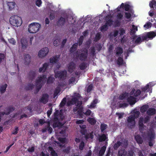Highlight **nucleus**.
<instances>
[{
	"instance_id": "obj_1",
	"label": "nucleus",
	"mask_w": 156,
	"mask_h": 156,
	"mask_svg": "<svg viewBox=\"0 0 156 156\" xmlns=\"http://www.w3.org/2000/svg\"><path fill=\"white\" fill-rule=\"evenodd\" d=\"M81 51L82 52L80 53V51H77L74 54V55L76 59H79L81 61H85L87 57L88 50L87 49H85Z\"/></svg>"
},
{
	"instance_id": "obj_2",
	"label": "nucleus",
	"mask_w": 156,
	"mask_h": 156,
	"mask_svg": "<svg viewBox=\"0 0 156 156\" xmlns=\"http://www.w3.org/2000/svg\"><path fill=\"white\" fill-rule=\"evenodd\" d=\"M46 79V76L42 75L38 77V79H37L35 81V84L37 88V90L38 91L41 88L43 85L45 83Z\"/></svg>"
},
{
	"instance_id": "obj_3",
	"label": "nucleus",
	"mask_w": 156,
	"mask_h": 156,
	"mask_svg": "<svg viewBox=\"0 0 156 156\" xmlns=\"http://www.w3.org/2000/svg\"><path fill=\"white\" fill-rule=\"evenodd\" d=\"M9 22L12 25L17 27L20 26L22 23L21 18L16 15L12 16L9 19Z\"/></svg>"
},
{
	"instance_id": "obj_4",
	"label": "nucleus",
	"mask_w": 156,
	"mask_h": 156,
	"mask_svg": "<svg viewBox=\"0 0 156 156\" xmlns=\"http://www.w3.org/2000/svg\"><path fill=\"white\" fill-rule=\"evenodd\" d=\"M41 25L38 23H33L29 26L28 31L30 33L34 34L39 30Z\"/></svg>"
},
{
	"instance_id": "obj_5",
	"label": "nucleus",
	"mask_w": 156,
	"mask_h": 156,
	"mask_svg": "<svg viewBox=\"0 0 156 156\" xmlns=\"http://www.w3.org/2000/svg\"><path fill=\"white\" fill-rule=\"evenodd\" d=\"M156 36V34L154 31L146 32L141 36L143 41H148L149 39H152Z\"/></svg>"
},
{
	"instance_id": "obj_6",
	"label": "nucleus",
	"mask_w": 156,
	"mask_h": 156,
	"mask_svg": "<svg viewBox=\"0 0 156 156\" xmlns=\"http://www.w3.org/2000/svg\"><path fill=\"white\" fill-rule=\"evenodd\" d=\"M136 124V122L134 118L130 115L127 119V126L130 129L133 128Z\"/></svg>"
},
{
	"instance_id": "obj_7",
	"label": "nucleus",
	"mask_w": 156,
	"mask_h": 156,
	"mask_svg": "<svg viewBox=\"0 0 156 156\" xmlns=\"http://www.w3.org/2000/svg\"><path fill=\"white\" fill-rule=\"evenodd\" d=\"M80 97V94H76L72 97L70 101L67 102L68 106H70L71 105H74L76 104L77 101L79 99Z\"/></svg>"
},
{
	"instance_id": "obj_8",
	"label": "nucleus",
	"mask_w": 156,
	"mask_h": 156,
	"mask_svg": "<svg viewBox=\"0 0 156 156\" xmlns=\"http://www.w3.org/2000/svg\"><path fill=\"white\" fill-rule=\"evenodd\" d=\"M67 74L66 72L65 71L61 70L57 71L55 73V76L56 78H58L59 80L65 78Z\"/></svg>"
},
{
	"instance_id": "obj_9",
	"label": "nucleus",
	"mask_w": 156,
	"mask_h": 156,
	"mask_svg": "<svg viewBox=\"0 0 156 156\" xmlns=\"http://www.w3.org/2000/svg\"><path fill=\"white\" fill-rule=\"evenodd\" d=\"M49 52L48 48L45 47L41 49L38 52V55L39 57L42 58L46 56Z\"/></svg>"
},
{
	"instance_id": "obj_10",
	"label": "nucleus",
	"mask_w": 156,
	"mask_h": 156,
	"mask_svg": "<svg viewBox=\"0 0 156 156\" xmlns=\"http://www.w3.org/2000/svg\"><path fill=\"white\" fill-rule=\"evenodd\" d=\"M21 48L23 50L25 49L28 46V42L27 40L24 38H22L21 40Z\"/></svg>"
},
{
	"instance_id": "obj_11",
	"label": "nucleus",
	"mask_w": 156,
	"mask_h": 156,
	"mask_svg": "<svg viewBox=\"0 0 156 156\" xmlns=\"http://www.w3.org/2000/svg\"><path fill=\"white\" fill-rule=\"evenodd\" d=\"M65 19L61 16L58 19V21L57 22V24L58 26L59 27H62L64 26L66 23Z\"/></svg>"
},
{
	"instance_id": "obj_12",
	"label": "nucleus",
	"mask_w": 156,
	"mask_h": 156,
	"mask_svg": "<svg viewBox=\"0 0 156 156\" xmlns=\"http://www.w3.org/2000/svg\"><path fill=\"white\" fill-rule=\"evenodd\" d=\"M31 57L29 54H25L24 55V64L28 65L31 62Z\"/></svg>"
},
{
	"instance_id": "obj_13",
	"label": "nucleus",
	"mask_w": 156,
	"mask_h": 156,
	"mask_svg": "<svg viewBox=\"0 0 156 156\" xmlns=\"http://www.w3.org/2000/svg\"><path fill=\"white\" fill-rule=\"evenodd\" d=\"M75 64L73 62H70L68 65V72L71 73H72L75 69Z\"/></svg>"
},
{
	"instance_id": "obj_14",
	"label": "nucleus",
	"mask_w": 156,
	"mask_h": 156,
	"mask_svg": "<svg viewBox=\"0 0 156 156\" xmlns=\"http://www.w3.org/2000/svg\"><path fill=\"white\" fill-rule=\"evenodd\" d=\"M115 52L116 56H120L123 53V48L120 47H117L115 48Z\"/></svg>"
},
{
	"instance_id": "obj_15",
	"label": "nucleus",
	"mask_w": 156,
	"mask_h": 156,
	"mask_svg": "<svg viewBox=\"0 0 156 156\" xmlns=\"http://www.w3.org/2000/svg\"><path fill=\"white\" fill-rule=\"evenodd\" d=\"M124 8L125 10L126 11H129L130 8V5L128 4H126L124 5V4L122 3L120 5V7H118L117 8L118 11H120V9L121 8Z\"/></svg>"
},
{
	"instance_id": "obj_16",
	"label": "nucleus",
	"mask_w": 156,
	"mask_h": 156,
	"mask_svg": "<svg viewBox=\"0 0 156 156\" xmlns=\"http://www.w3.org/2000/svg\"><path fill=\"white\" fill-rule=\"evenodd\" d=\"M48 97L49 95L48 94H43L40 99V101L43 104H45L48 101Z\"/></svg>"
},
{
	"instance_id": "obj_17",
	"label": "nucleus",
	"mask_w": 156,
	"mask_h": 156,
	"mask_svg": "<svg viewBox=\"0 0 156 156\" xmlns=\"http://www.w3.org/2000/svg\"><path fill=\"white\" fill-rule=\"evenodd\" d=\"M111 17V16H110V15H108L106 16L107 19H106L105 23L108 27L111 26L114 22V21L112 20L111 18H109Z\"/></svg>"
},
{
	"instance_id": "obj_18",
	"label": "nucleus",
	"mask_w": 156,
	"mask_h": 156,
	"mask_svg": "<svg viewBox=\"0 0 156 156\" xmlns=\"http://www.w3.org/2000/svg\"><path fill=\"white\" fill-rule=\"evenodd\" d=\"M49 66V64L48 63H45L43 65L42 67H41L39 69V71L40 73L45 72Z\"/></svg>"
},
{
	"instance_id": "obj_19",
	"label": "nucleus",
	"mask_w": 156,
	"mask_h": 156,
	"mask_svg": "<svg viewBox=\"0 0 156 156\" xmlns=\"http://www.w3.org/2000/svg\"><path fill=\"white\" fill-rule=\"evenodd\" d=\"M59 57V55H56L54 57L51 58L50 59V62L52 63H57L58 62Z\"/></svg>"
},
{
	"instance_id": "obj_20",
	"label": "nucleus",
	"mask_w": 156,
	"mask_h": 156,
	"mask_svg": "<svg viewBox=\"0 0 156 156\" xmlns=\"http://www.w3.org/2000/svg\"><path fill=\"white\" fill-rule=\"evenodd\" d=\"M143 119L140 117L139 121V127L140 131H143L144 129V125L143 122Z\"/></svg>"
},
{
	"instance_id": "obj_21",
	"label": "nucleus",
	"mask_w": 156,
	"mask_h": 156,
	"mask_svg": "<svg viewBox=\"0 0 156 156\" xmlns=\"http://www.w3.org/2000/svg\"><path fill=\"white\" fill-rule=\"evenodd\" d=\"M127 154V152L124 149H121L118 152L119 156H126Z\"/></svg>"
},
{
	"instance_id": "obj_22",
	"label": "nucleus",
	"mask_w": 156,
	"mask_h": 156,
	"mask_svg": "<svg viewBox=\"0 0 156 156\" xmlns=\"http://www.w3.org/2000/svg\"><path fill=\"white\" fill-rule=\"evenodd\" d=\"M156 110L154 108H150L147 111V113L148 115H152L155 114Z\"/></svg>"
},
{
	"instance_id": "obj_23",
	"label": "nucleus",
	"mask_w": 156,
	"mask_h": 156,
	"mask_svg": "<svg viewBox=\"0 0 156 156\" xmlns=\"http://www.w3.org/2000/svg\"><path fill=\"white\" fill-rule=\"evenodd\" d=\"M149 6L151 8L156 10V0H151L149 2Z\"/></svg>"
},
{
	"instance_id": "obj_24",
	"label": "nucleus",
	"mask_w": 156,
	"mask_h": 156,
	"mask_svg": "<svg viewBox=\"0 0 156 156\" xmlns=\"http://www.w3.org/2000/svg\"><path fill=\"white\" fill-rule=\"evenodd\" d=\"M135 138L137 143L138 144H142L143 142V139L139 135L135 136Z\"/></svg>"
},
{
	"instance_id": "obj_25",
	"label": "nucleus",
	"mask_w": 156,
	"mask_h": 156,
	"mask_svg": "<svg viewBox=\"0 0 156 156\" xmlns=\"http://www.w3.org/2000/svg\"><path fill=\"white\" fill-rule=\"evenodd\" d=\"M135 98L132 96H130L127 98V101L130 105H133L135 104Z\"/></svg>"
},
{
	"instance_id": "obj_26",
	"label": "nucleus",
	"mask_w": 156,
	"mask_h": 156,
	"mask_svg": "<svg viewBox=\"0 0 156 156\" xmlns=\"http://www.w3.org/2000/svg\"><path fill=\"white\" fill-rule=\"evenodd\" d=\"M137 30L138 29L137 27L134 25H132V28L131 29L130 31V34L131 35H134L136 32Z\"/></svg>"
},
{
	"instance_id": "obj_27",
	"label": "nucleus",
	"mask_w": 156,
	"mask_h": 156,
	"mask_svg": "<svg viewBox=\"0 0 156 156\" xmlns=\"http://www.w3.org/2000/svg\"><path fill=\"white\" fill-rule=\"evenodd\" d=\"M129 95L128 93L125 92L120 94L119 97V99L120 100H122L127 98Z\"/></svg>"
},
{
	"instance_id": "obj_28",
	"label": "nucleus",
	"mask_w": 156,
	"mask_h": 156,
	"mask_svg": "<svg viewBox=\"0 0 156 156\" xmlns=\"http://www.w3.org/2000/svg\"><path fill=\"white\" fill-rule=\"evenodd\" d=\"M29 75L30 78V79L32 80L34 79L36 76L35 71L33 70H30L29 73Z\"/></svg>"
},
{
	"instance_id": "obj_29",
	"label": "nucleus",
	"mask_w": 156,
	"mask_h": 156,
	"mask_svg": "<svg viewBox=\"0 0 156 156\" xmlns=\"http://www.w3.org/2000/svg\"><path fill=\"white\" fill-rule=\"evenodd\" d=\"M6 115H8L10 113L14 111L15 108L12 106H10L6 108Z\"/></svg>"
},
{
	"instance_id": "obj_30",
	"label": "nucleus",
	"mask_w": 156,
	"mask_h": 156,
	"mask_svg": "<svg viewBox=\"0 0 156 156\" xmlns=\"http://www.w3.org/2000/svg\"><path fill=\"white\" fill-rule=\"evenodd\" d=\"M149 108V106L147 105H144L142 106L140 108V111L141 113H144Z\"/></svg>"
},
{
	"instance_id": "obj_31",
	"label": "nucleus",
	"mask_w": 156,
	"mask_h": 156,
	"mask_svg": "<svg viewBox=\"0 0 156 156\" xmlns=\"http://www.w3.org/2000/svg\"><path fill=\"white\" fill-rule=\"evenodd\" d=\"M106 148V147L105 146H103L101 147L99 153V156H103L104 155L105 151Z\"/></svg>"
},
{
	"instance_id": "obj_32",
	"label": "nucleus",
	"mask_w": 156,
	"mask_h": 156,
	"mask_svg": "<svg viewBox=\"0 0 156 156\" xmlns=\"http://www.w3.org/2000/svg\"><path fill=\"white\" fill-rule=\"evenodd\" d=\"M87 120L89 123L93 125L95 124L96 122V120L94 118H89Z\"/></svg>"
},
{
	"instance_id": "obj_33",
	"label": "nucleus",
	"mask_w": 156,
	"mask_h": 156,
	"mask_svg": "<svg viewBox=\"0 0 156 156\" xmlns=\"http://www.w3.org/2000/svg\"><path fill=\"white\" fill-rule=\"evenodd\" d=\"M7 4L9 7V9L10 10H11L14 9L15 5V3L12 2H8Z\"/></svg>"
},
{
	"instance_id": "obj_34",
	"label": "nucleus",
	"mask_w": 156,
	"mask_h": 156,
	"mask_svg": "<svg viewBox=\"0 0 156 156\" xmlns=\"http://www.w3.org/2000/svg\"><path fill=\"white\" fill-rule=\"evenodd\" d=\"M87 64L86 62H83L79 66V68L81 70H84L87 67Z\"/></svg>"
},
{
	"instance_id": "obj_35",
	"label": "nucleus",
	"mask_w": 156,
	"mask_h": 156,
	"mask_svg": "<svg viewBox=\"0 0 156 156\" xmlns=\"http://www.w3.org/2000/svg\"><path fill=\"white\" fill-rule=\"evenodd\" d=\"M122 144V143L120 141H117L115 143L113 146V148L114 150H116Z\"/></svg>"
},
{
	"instance_id": "obj_36",
	"label": "nucleus",
	"mask_w": 156,
	"mask_h": 156,
	"mask_svg": "<svg viewBox=\"0 0 156 156\" xmlns=\"http://www.w3.org/2000/svg\"><path fill=\"white\" fill-rule=\"evenodd\" d=\"M61 123L59 122L58 120L57 121H55L54 120L53 123V126L54 128H56L61 126Z\"/></svg>"
},
{
	"instance_id": "obj_37",
	"label": "nucleus",
	"mask_w": 156,
	"mask_h": 156,
	"mask_svg": "<svg viewBox=\"0 0 156 156\" xmlns=\"http://www.w3.org/2000/svg\"><path fill=\"white\" fill-rule=\"evenodd\" d=\"M107 138V137H106V135L102 134L99 136V140L100 142L105 141Z\"/></svg>"
},
{
	"instance_id": "obj_38",
	"label": "nucleus",
	"mask_w": 156,
	"mask_h": 156,
	"mask_svg": "<svg viewBox=\"0 0 156 156\" xmlns=\"http://www.w3.org/2000/svg\"><path fill=\"white\" fill-rule=\"evenodd\" d=\"M140 115V112L139 111H136L134 112L133 115H130V116L134 118V119L138 118Z\"/></svg>"
},
{
	"instance_id": "obj_39",
	"label": "nucleus",
	"mask_w": 156,
	"mask_h": 156,
	"mask_svg": "<svg viewBox=\"0 0 156 156\" xmlns=\"http://www.w3.org/2000/svg\"><path fill=\"white\" fill-rule=\"evenodd\" d=\"M83 107H80L77 112L78 114V115L81 117V118L83 117Z\"/></svg>"
},
{
	"instance_id": "obj_40",
	"label": "nucleus",
	"mask_w": 156,
	"mask_h": 156,
	"mask_svg": "<svg viewBox=\"0 0 156 156\" xmlns=\"http://www.w3.org/2000/svg\"><path fill=\"white\" fill-rule=\"evenodd\" d=\"M34 87V85L32 83H29L25 87V89L27 90H32Z\"/></svg>"
},
{
	"instance_id": "obj_41",
	"label": "nucleus",
	"mask_w": 156,
	"mask_h": 156,
	"mask_svg": "<svg viewBox=\"0 0 156 156\" xmlns=\"http://www.w3.org/2000/svg\"><path fill=\"white\" fill-rule=\"evenodd\" d=\"M7 86V84H5L4 85H3L1 86L0 90L1 93L2 94L5 92Z\"/></svg>"
},
{
	"instance_id": "obj_42",
	"label": "nucleus",
	"mask_w": 156,
	"mask_h": 156,
	"mask_svg": "<svg viewBox=\"0 0 156 156\" xmlns=\"http://www.w3.org/2000/svg\"><path fill=\"white\" fill-rule=\"evenodd\" d=\"M54 120L55 121H58L59 113L58 110L56 111L54 114Z\"/></svg>"
},
{
	"instance_id": "obj_43",
	"label": "nucleus",
	"mask_w": 156,
	"mask_h": 156,
	"mask_svg": "<svg viewBox=\"0 0 156 156\" xmlns=\"http://www.w3.org/2000/svg\"><path fill=\"white\" fill-rule=\"evenodd\" d=\"M108 26L105 23V24L103 25L100 28V30L101 31H106L108 29Z\"/></svg>"
},
{
	"instance_id": "obj_44",
	"label": "nucleus",
	"mask_w": 156,
	"mask_h": 156,
	"mask_svg": "<svg viewBox=\"0 0 156 156\" xmlns=\"http://www.w3.org/2000/svg\"><path fill=\"white\" fill-rule=\"evenodd\" d=\"M107 127V125L104 123L101 124L100 129L101 132H103Z\"/></svg>"
},
{
	"instance_id": "obj_45",
	"label": "nucleus",
	"mask_w": 156,
	"mask_h": 156,
	"mask_svg": "<svg viewBox=\"0 0 156 156\" xmlns=\"http://www.w3.org/2000/svg\"><path fill=\"white\" fill-rule=\"evenodd\" d=\"M54 80L55 79L53 77L50 76L48 77L47 80V83L48 84H50L52 83Z\"/></svg>"
},
{
	"instance_id": "obj_46",
	"label": "nucleus",
	"mask_w": 156,
	"mask_h": 156,
	"mask_svg": "<svg viewBox=\"0 0 156 156\" xmlns=\"http://www.w3.org/2000/svg\"><path fill=\"white\" fill-rule=\"evenodd\" d=\"M84 40V37L83 36H81L78 40V44L80 46L83 44Z\"/></svg>"
},
{
	"instance_id": "obj_47",
	"label": "nucleus",
	"mask_w": 156,
	"mask_h": 156,
	"mask_svg": "<svg viewBox=\"0 0 156 156\" xmlns=\"http://www.w3.org/2000/svg\"><path fill=\"white\" fill-rule=\"evenodd\" d=\"M66 98L65 97L64 98L62 99L59 105V106L60 107H62L64 106L66 102Z\"/></svg>"
},
{
	"instance_id": "obj_48",
	"label": "nucleus",
	"mask_w": 156,
	"mask_h": 156,
	"mask_svg": "<svg viewBox=\"0 0 156 156\" xmlns=\"http://www.w3.org/2000/svg\"><path fill=\"white\" fill-rule=\"evenodd\" d=\"M143 41L142 38H141V36L139 37L138 38L135 40V43L137 44H140L141 42L143 41Z\"/></svg>"
},
{
	"instance_id": "obj_49",
	"label": "nucleus",
	"mask_w": 156,
	"mask_h": 156,
	"mask_svg": "<svg viewBox=\"0 0 156 156\" xmlns=\"http://www.w3.org/2000/svg\"><path fill=\"white\" fill-rule=\"evenodd\" d=\"M60 91V87H57L55 89L53 94L54 97H55L59 93Z\"/></svg>"
},
{
	"instance_id": "obj_50",
	"label": "nucleus",
	"mask_w": 156,
	"mask_h": 156,
	"mask_svg": "<svg viewBox=\"0 0 156 156\" xmlns=\"http://www.w3.org/2000/svg\"><path fill=\"white\" fill-rule=\"evenodd\" d=\"M90 54L92 56H94L95 55V50L94 46L90 48Z\"/></svg>"
},
{
	"instance_id": "obj_51",
	"label": "nucleus",
	"mask_w": 156,
	"mask_h": 156,
	"mask_svg": "<svg viewBox=\"0 0 156 156\" xmlns=\"http://www.w3.org/2000/svg\"><path fill=\"white\" fill-rule=\"evenodd\" d=\"M9 42L12 45H15L16 43V41L15 39L13 38L8 39Z\"/></svg>"
},
{
	"instance_id": "obj_52",
	"label": "nucleus",
	"mask_w": 156,
	"mask_h": 156,
	"mask_svg": "<svg viewBox=\"0 0 156 156\" xmlns=\"http://www.w3.org/2000/svg\"><path fill=\"white\" fill-rule=\"evenodd\" d=\"M123 61L122 58L120 57V56H119L118 59V64L119 65H121L122 64Z\"/></svg>"
},
{
	"instance_id": "obj_53",
	"label": "nucleus",
	"mask_w": 156,
	"mask_h": 156,
	"mask_svg": "<svg viewBox=\"0 0 156 156\" xmlns=\"http://www.w3.org/2000/svg\"><path fill=\"white\" fill-rule=\"evenodd\" d=\"M122 147H124L126 148L128 145V142L127 140H124L123 141L122 143Z\"/></svg>"
},
{
	"instance_id": "obj_54",
	"label": "nucleus",
	"mask_w": 156,
	"mask_h": 156,
	"mask_svg": "<svg viewBox=\"0 0 156 156\" xmlns=\"http://www.w3.org/2000/svg\"><path fill=\"white\" fill-rule=\"evenodd\" d=\"M141 118L143 119V122L144 124L148 122L150 120V117L148 116H147L144 118L143 117H141Z\"/></svg>"
},
{
	"instance_id": "obj_55",
	"label": "nucleus",
	"mask_w": 156,
	"mask_h": 156,
	"mask_svg": "<svg viewBox=\"0 0 156 156\" xmlns=\"http://www.w3.org/2000/svg\"><path fill=\"white\" fill-rule=\"evenodd\" d=\"M75 81V78L74 77H72L69 79V84L70 85L74 83Z\"/></svg>"
},
{
	"instance_id": "obj_56",
	"label": "nucleus",
	"mask_w": 156,
	"mask_h": 156,
	"mask_svg": "<svg viewBox=\"0 0 156 156\" xmlns=\"http://www.w3.org/2000/svg\"><path fill=\"white\" fill-rule=\"evenodd\" d=\"M85 145L83 141H82L80 143L79 146V148L80 150H82L83 148L84 147Z\"/></svg>"
},
{
	"instance_id": "obj_57",
	"label": "nucleus",
	"mask_w": 156,
	"mask_h": 156,
	"mask_svg": "<svg viewBox=\"0 0 156 156\" xmlns=\"http://www.w3.org/2000/svg\"><path fill=\"white\" fill-rule=\"evenodd\" d=\"M49 18L51 20H52L55 18V15L54 12H51Z\"/></svg>"
},
{
	"instance_id": "obj_58",
	"label": "nucleus",
	"mask_w": 156,
	"mask_h": 156,
	"mask_svg": "<svg viewBox=\"0 0 156 156\" xmlns=\"http://www.w3.org/2000/svg\"><path fill=\"white\" fill-rule=\"evenodd\" d=\"M115 114L118 116V119H120L123 117L124 113L116 112Z\"/></svg>"
},
{
	"instance_id": "obj_59",
	"label": "nucleus",
	"mask_w": 156,
	"mask_h": 156,
	"mask_svg": "<svg viewBox=\"0 0 156 156\" xmlns=\"http://www.w3.org/2000/svg\"><path fill=\"white\" fill-rule=\"evenodd\" d=\"M60 41L59 40L56 39L54 40L53 41V44L55 46H58L60 43Z\"/></svg>"
},
{
	"instance_id": "obj_60",
	"label": "nucleus",
	"mask_w": 156,
	"mask_h": 156,
	"mask_svg": "<svg viewBox=\"0 0 156 156\" xmlns=\"http://www.w3.org/2000/svg\"><path fill=\"white\" fill-rule=\"evenodd\" d=\"M152 23L150 22H147L146 24L144 25V27H146V28H148L151 27Z\"/></svg>"
},
{
	"instance_id": "obj_61",
	"label": "nucleus",
	"mask_w": 156,
	"mask_h": 156,
	"mask_svg": "<svg viewBox=\"0 0 156 156\" xmlns=\"http://www.w3.org/2000/svg\"><path fill=\"white\" fill-rule=\"evenodd\" d=\"M125 17L127 19H129L131 18L132 15L130 13L125 12Z\"/></svg>"
},
{
	"instance_id": "obj_62",
	"label": "nucleus",
	"mask_w": 156,
	"mask_h": 156,
	"mask_svg": "<svg viewBox=\"0 0 156 156\" xmlns=\"http://www.w3.org/2000/svg\"><path fill=\"white\" fill-rule=\"evenodd\" d=\"M141 92L140 90H137L134 93V96L135 97H137L141 94Z\"/></svg>"
},
{
	"instance_id": "obj_63",
	"label": "nucleus",
	"mask_w": 156,
	"mask_h": 156,
	"mask_svg": "<svg viewBox=\"0 0 156 156\" xmlns=\"http://www.w3.org/2000/svg\"><path fill=\"white\" fill-rule=\"evenodd\" d=\"M123 15L121 13H118L117 17L118 20H121L123 17Z\"/></svg>"
},
{
	"instance_id": "obj_64",
	"label": "nucleus",
	"mask_w": 156,
	"mask_h": 156,
	"mask_svg": "<svg viewBox=\"0 0 156 156\" xmlns=\"http://www.w3.org/2000/svg\"><path fill=\"white\" fill-rule=\"evenodd\" d=\"M149 88V84H147L145 87L142 88V90L143 91L145 92Z\"/></svg>"
}]
</instances>
